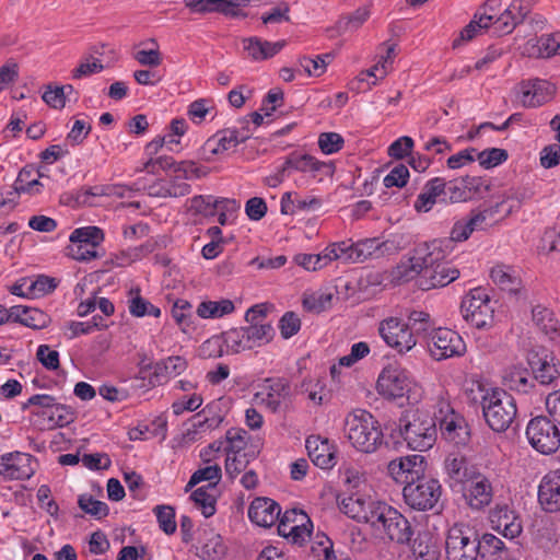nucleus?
Segmentation results:
<instances>
[{"mask_svg":"<svg viewBox=\"0 0 560 560\" xmlns=\"http://www.w3.org/2000/svg\"><path fill=\"white\" fill-rule=\"evenodd\" d=\"M10 318L33 329L45 328L50 317L39 308L15 305L10 308Z\"/></svg>","mask_w":560,"mask_h":560,"instance_id":"4c0bfd02","label":"nucleus"},{"mask_svg":"<svg viewBox=\"0 0 560 560\" xmlns=\"http://www.w3.org/2000/svg\"><path fill=\"white\" fill-rule=\"evenodd\" d=\"M463 490L466 502L474 510H481L492 502L493 486L482 469L463 487Z\"/></svg>","mask_w":560,"mask_h":560,"instance_id":"a211bd4d","label":"nucleus"},{"mask_svg":"<svg viewBox=\"0 0 560 560\" xmlns=\"http://www.w3.org/2000/svg\"><path fill=\"white\" fill-rule=\"evenodd\" d=\"M285 40L268 42L259 37L243 39V48L255 61H261L273 57L285 46Z\"/></svg>","mask_w":560,"mask_h":560,"instance_id":"72a5a7b5","label":"nucleus"},{"mask_svg":"<svg viewBox=\"0 0 560 560\" xmlns=\"http://www.w3.org/2000/svg\"><path fill=\"white\" fill-rule=\"evenodd\" d=\"M245 330L252 348L268 343L275 335L271 324H249Z\"/></svg>","mask_w":560,"mask_h":560,"instance_id":"4d7b16f0","label":"nucleus"},{"mask_svg":"<svg viewBox=\"0 0 560 560\" xmlns=\"http://www.w3.org/2000/svg\"><path fill=\"white\" fill-rule=\"evenodd\" d=\"M376 389L381 396L388 400L406 399L408 404H418L423 396L421 385L411 374L398 366H385L377 378Z\"/></svg>","mask_w":560,"mask_h":560,"instance_id":"20e7f679","label":"nucleus"},{"mask_svg":"<svg viewBox=\"0 0 560 560\" xmlns=\"http://www.w3.org/2000/svg\"><path fill=\"white\" fill-rule=\"evenodd\" d=\"M280 513L279 504L269 498H256L248 508L249 520L261 527L272 526Z\"/></svg>","mask_w":560,"mask_h":560,"instance_id":"c756f323","label":"nucleus"},{"mask_svg":"<svg viewBox=\"0 0 560 560\" xmlns=\"http://www.w3.org/2000/svg\"><path fill=\"white\" fill-rule=\"evenodd\" d=\"M256 452L250 450L249 452H244L243 454H226L225 459V472L231 478L234 479L238 474L246 469L249 462L255 458Z\"/></svg>","mask_w":560,"mask_h":560,"instance_id":"5fc2aeb1","label":"nucleus"},{"mask_svg":"<svg viewBox=\"0 0 560 560\" xmlns=\"http://www.w3.org/2000/svg\"><path fill=\"white\" fill-rule=\"evenodd\" d=\"M336 260L341 264H362L380 259L397 252L393 241H381L377 237L363 238L357 242L342 241L334 243Z\"/></svg>","mask_w":560,"mask_h":560,"instance_id":"39448f33","label":"nucleus"},{"mask_svg":"<svg viewBox=\"0 0 560 560\" xmlns=\"http://www.w3.org/2000/svg\"><path fill=\"white\" fill-rule=\"evenodd\" d=\"M129 312L132 316L143 317V316H153L159 317L161 315V310L150 303L148 300L140 295V289L133 288L129 291Z\"/></svg>","mask_w":560,"mask_h":560,"instance_id":"a18cd8bd","label":"nucleus"},{"mask_svg":"<svg viewBox=\"0 0 560 560\" xmlns=\"http://www.w3.org/2000/svg\"><path fill=\"white\" fill-rule=\"evenodd\" d=\"M402 495L405 503L417 511L432 510L442 495V487L436 479L424 476L404 486Z\"/></svg>","mask_w":560,"mask_h":560,"instance_id":"9b49d317","label":"nucleus"},{"mask_svg":"<svg viewBox=\"0 0 560 560\" xmlns=\"http://www.w3.org/2000/svg\"><path fill=\"white\" fill-rule=\"evenodd\" d=\"M284 164L290 175L293 171L310 173L313 176L317 173H323L325 175H331L334 173V167L330 163L322 162L311 154L292 152L285 158Z\"/></svg>","mask_w":560,"mask_h":560,"instance_id":"cd10ccee","label":"nucleus"},{"mask_svg":"<svg viewBox=\"0 0 560 560\" xmlns=\"http://www.w3.org/2000/svg\"><path fill=\"white\" fill-rule=\"evenodd\" d=\"M104 240L103 231L97 226H84L75 229L69 237L71 243H82L84 246L96 248Z\"/></svg>","mask_w":560,"mask_h":560,"instance_id":"3c124183","label":"nucleus"},{"mask_svg":"<svg viewBox=\"0 0 560 560\" xmlns=\"http://www.w3.org/2000/svg\"><path fill=\"white\" fill-rule=\"evenodd\" d=\"M234 303L229 299L220 301H202L197 307V315L201 318H220L233 313Z\"/></svg>","mask_w":560,"mask_h":560,"instance_id":"c03bdc74","label":"nucleus"},{"mask_svg":"<svg viewBox=\"0 0 560 560\" xmlns=\"http://www.w3.org/2000/svg\"><path fill=\"white\" fill-rule=\"evenodd\" d=\"M459 277V270L444 260L435 266L427 268L422 277L418 278V287L428 291L435 288H443Z\"/></svg>","mask_w":560,"mask_h":560,"instance_id":"412c9836","label":"nucleus"},{"mask_svg":"<svg viewBox=\"0 0 560 560\" xmlns=\"http://www.w3.org/2000/svg\"><path fill=\"white\" fill-rule=\"evenodd\" d=\"M154 513L160 528L166 534L172 535L176 532L175 510L170 505H158Z\"/></svg>","mask_w":560,"mask_h":560,"instance_id":"e2e57ef3","label":"nucleus"},{"mask_svg":"<svg viewBox=\"0 0 560 560\" xmlns=\"http://www.w3.org/2000/svg\"><path fill=\"white\" fill-rule=\"evenodd\" d=\"M482 185L480 177L465 176L445 182L443 203L463 202L471 199Z\"/></svg>","mask_w":560,"mask_h":560,"instance_id":"393cba45","label":"nucleus"},{"mask_svg":"<svg viewBox=\"0 0 560 560\" xmlns=\"http://www.w3.org/2000/svg\"><path fill=\"white\" fill-rule=\"evenodd\" d=\"M311 521L303 511H287L279 524V533L291 538L294 544H302L311 537Z\"/></svg>","mask_w":560,"mask_h":560,"instance_id":"aec40b11","label":"nucleus"},{"mask_svg":"<svg viewBox=\"0 0 560 560\" xmlns=\"http://www.w3.org/2000/svg\"><path fill=\"white\" fill-rule=\"evenodd\" d=\"M226 546L223 538L212 529L205 532L202 553L208 560H218L226 553Z\"/></svg>","mask_w":560,"mask_h":560,"instance_id":"09e8293b","label":"nucleus"},{"mask_svg":"<svg viewBox=\"0 0 560 560\" xmlns=\"http://www.w3.org/2000/svg\"><path fill=\"white\" fill-rule=\"evenodd\" d=\"M460 312L466 322L478 329L491 327L493 324V307L487 291L475 288L463 299Z\"/></svg>","mask_w":560,"mask_h":560,"instance_id":"1a4fd4ad","label":"nucleus"},{"mask_svg":"<svg viewBox=\"0 0 560 560\" xmlns=\"http://www.w3.org/2000/svg\"><path fill=\"white\" fill-rule=\"evenodd\" d=\"M491 16L486 13H475L474 19L467 24L459 33V35L453 40V48H458L460 45L474 39L482 31L490 27Z\"/></svg>","mask_w":560,"mask_h":560,"instance_id":"37998d69","label":"nucleus"},{"mask_svg":"<svg viewBox=\"0 0 560 560\" xmlns=\"http://www.w3.org/2000/svg\"><path fill=\"white\" fill-rule=\"evenodd\" d=\"M187 369V361L182 357H168L153 366V375L150 378L151 384L161 383L162 378L175 377L180 375Z\"/></svg>","mask_w":560,"mask_h":560,"instance_id":"a19ab883","label":"nucleus"},{"mask_svg":"<svg viewBox=\"0 0 560 560\" xmlns=\"http://www.w3.org/2000/svg\"><path fill=\"white\" fill-rule=\"evenodd\" d=\"M399 433L407 446L413 451L430 450L436 441V418L425 410H409L400 418Z\"/></svg>","mask_w":560,"mask_h":560,"instance_id":"7ed1b4c3","label":"nucleus"},{"mask_svg":"<svg viewBox=\"0 0 560 560\" xmlns=\"http://www.w3.org/2000/svg\"><path fill=\"white\" fill-rule=\"evenodd\" d=\"M527 362L534 374V380L542 385H549L560 377V362L545 349L532 350Z\"/></svg>","mask_w":560,"mask_h":560,"instance_id":"f3484780","label":"nucleus"},{"mask_svg":"<svg viewBox=\"0 0 560 560\" xmlns=\"http://www.w3.org/2000/svg\"><path fill=\"white\" fill-rule=\"evenodd\" d=\"M294 262L307 271H316L326 267L329 262L336 260L335 245L327 246L319 254H296L293 258Z\"/></svg>","mask_w":560,"mask_h":560,"instance_id":"ea45409f","label":"nucleus"},{"mask_svg":"<svg viewBox=\"0 0 560 560\" xmlns=\"http://www.w3.org/2000/svg\"><path fill=\"white\" fill-rule=\"evenodd\" d=\"M425 467V458L416 454L390 460L387 470L396 482L408 486L424 476Z\"/></svg>","mask_w":560,"mask_h":560,"instance_id":"2eb2a0df","label":"nucleus"},{"mask_svg":"<svg viewBox=\"0 0 560 560\" xmlns=\"http://www.w3.org/2000/svg\"><path fill=\"white\" fill-rule=\"evenodd\" d=\"M444 469L453 483L464 487L480 471L481 467L470 463L459 453H451L444 460Z\"/></svg>","mask_w":560,"mask_h":560,"instance_id":"4be33fe9","label":"nucleus"},{"mask_svg":"<svg viewBox=\"0 0 560 560\" xmlns=\"http://www.w3.org/2000/svg\"><path fill=\"white\" fill-rule=\"evenodd\" d=\"M530 445L541 454H552L560 446V429L557 421L546 416L532 419L526 428Z\"/></svg>","mask_w":560,"mask_h":560,"instance_id":"9d476101","label":"nucleus"},{"mask_svg":"<svg viewBox=\"0 0 560 560\" xmlns=\"http://www.w3.org/2000/svg\"><path fill=\"white\" fill-rule=\"evenodd\" d=\"M532 313L533 320L539 329L553 339L559 329V322L555 317L553 313L540 305L535 306Z\"/></svg>","mask_w":560,"mask_h":560,"instance_id":"de8ad7c7","label":"nucleus"},{"mask_svg":"<svg viewBox=\"0 0 560 560\" xmlns=\"http://www.w3.org/2000/svg\"><path fill=\"white\" fill-rule=\"evenodd\" d=\"M343 432L349 443L363 453L375 452L383 442L378 421L363 409H355L346 416Z\"/></svg>","mask_w":560,"mask_h":560,"instance_id":"f03ea898","label":"nucleus"},{"mask_svg":"<svg viewBox=\"0 0 560 560\" xmlns=\"http://www.w3.org/2000/svg\"><path fill=\"white\" fill-rule=\"evenodd\" d=\"M31 406L40 408V411H32V413L42 419L40 424L45 429L62 428L74 420L71 408L57 402L56 398L50 395H33L23 404L22 409L25 410Z\"/></svg>","mask_w":560,"mask_h":560,"instance_id":"423d86ee","label":"nucleus"},{"mask_svg":"<svg viewBox=\"0 0 560 560\" xmlns=\"http://www.w3.org/2000/svg\"><path fill=\"white\" fill-rule=\"evenodd\" d=\"M57 280L48 276H38L36 279L30 278V288L26 290L28 299H37L51 293L57 288Z\"/></svg>","mask_w":560,"mask_h":560,"instance_id":"bf43d9fd","label":"nucleus"},{"mask_svg":"<svg viewBox=\"0 0 560 560\" xmlns=\"http://www.w3.org/2000/svg\"><path fill=\"white\" fill-rule=\"evenodd\" d=\"M515 399L504 389L492 392L482 409L487 424L495 432H505L516 417Z\"/></svg>","mask_w":560,"mask_h":560,"instance_id":"0eeeda50","label":"nucleus"},{"mask_svg":"<svg viewBox=\"0 0 560 560\" xmlns=\"http://www.w3.org/2000/svg\"><path fill=\"white\" fill-rule=\"evenodd\" d=\"M450 253V242L434 240L416 245L407 256L393 270V278L400 282H407L416 277H422L427 268L445 260Z\"/></svg>","mask_w":560,"mask_h":560,"instance_id":"f257e3e1","label":"nucleus"},{"mask_svg":"<svg viewBox=\"0 0 560 560\" xmlns=\"http://www.w3.org/2000/svg\"><path fill=\"white\" fill-rule=\"evenodd\" d=\"M428 350L433 360L443 361L464 355L466 343L458 332L440 327L430 332Z\"/></svg>","mask_w":560,"mask_h":560,"instance_id":"f8f14e48","label":"nucleus"},{"mask_svg":"<svg viewBox=\"0 0 560 560\" xmlns=\"http://www.w3.org/2000/svg\"><path fill=\"white\" fill-rule=\"evenodd\" d=\"M332 301L331 293H314L303 300V306L314 313H322L330 307Z\"/></svg>","mask_w":560,"mask_h":560,"instance_id":"338daca9","label":"nucleus"},{"mask_svg":"<svg viewBox=\"0 0 560 560\" xmlns=\"http://www.w3.org/2000/svg\"><path fill=\"white\" fill-rule=\"evenodd\" d=\"M435 418L445 441L456 446L468 444L470 441L468 423L462 415L455 412L447 400L442 398L438 401Z\"/></svg>","mask_w":560,"mask_h":560,"instance_id":"6e6552de","label":"nucleus"},{"mask_svg":"<svg viewBox=\"0 0 560 560\" xmlns=\"http://www.w3.org/2000/svg\"><path fill=\"white\" fill-rule=\"evenodd\" d=\"M555 93V86L541 79H532L520 84V101L526 107H537L548 102Z\"/></svg>","mask_w":560,"mask_h":560,"instance_id":"b1692460","label":"nucleus"},{"mask_svg":"<svg viewBox=\"0 0 560 560\" xmlns=\"http://www.w3.org/2000/svg\"><path fill=\"white\" fill-rule=\"evenodd\" d=\"M221 479V468L218 465H211L196 470L189 481L188 486H196L201 481H210L209 486L212 488L220 481Z\"/></svg>","mask_w":560,"mask_h":560,"instance_id":"69168bd1","label":"nucleus"},{"mask_svg":"<svg viewBox=\"0 0 560 560\" xmlns=\"http://www.w3.org/2000/svg\"><path fill=\"white\" fill-rule=\"evenodd\" d=\"M538 502L550 513L560 511V469L550 470L540 480Z\"/></svg>","mask_w":560,"mask_h":560,"instance_id":"a878e982","label":"nucleus"},{"mask_svg":"<svg viewBox=\"0 0 560 560\" xmlns=\"http://www.w3.org/2000/svg\"><path fill=\"white\" fill-rule=\"evenodd\" d=\"M307 453L312 462L322 469H329L335 466L336 458L328 440H322L319 436H310L305 443Z\"/></svg>","mask_w":560,"mask_h":560,"instance_id":"2f4dec72","label":"nucleus"},{"mask_svg":"<svg viewBox=\"0 0 560 560\" xmlns=\"http://www.w3.org/2000/svg\"><path fill=\"white\" fill-rule=\"evenodd\" d=\"M396 511L395 508L385 502L374 501L372 509L369 510V520H365V523L370 524L374 529L383 532L389 521V515Z\"/></svg>","mask_w":560,"mask_h":560,"instance_id":"8fccbe9b","label":"nucleus"},{"mask_svg":"<svg viewBox=\"0 0 560 560\" xmlns=\"http://www.w3.org/2000/svg\"><path fill=\"white\" fill-rule=\"evenodd\" d=\"M445 180L434 177L428 180L415 201V209L418 212L430 211L436 202H442L444 197Z\"/></svg>","mask_w":560,"mask_h":560,"instance_id":"473e14b6","label":"nucleus"},{"mask_svg":"<svg viewBox=\"0 0 560 560\" xmlns=\"http://www.w3.org/2000/svg\"><path fill=\"white\" fill-rule=\"evenodd\" d=\"M528 12L529 9L523 0H513L493 21L491 25L493 32L498 35L510 34L525 19Z\"/></svg>","mask_w":560,"mask_h":560,"instance_id":"c85d7f7f","label":"nucleus"},{"mask_svg":"<svg viewBox=\"0 0 560 560\" xmlns=\"http://www.w3.org/2000/svg\"><path fill=\"white\" fill-rule=\"evenodd\" d=\"M37 173L33 167H24L18 175L15 180L14 191H10L9 195L13 196L15 194H38L40 191V187H43V183L38 180V178L33 177V174ZM40 174H37V177H40Z\"/></svg>","mask_w":560,"mask_h":560,"instance_id":"49530a36","label":"nucleus"},{"mask_svg":"<svg viewBox=\"0 0 560 560\" xmlns=\"http://www.w3.org/2000/svg\"><path fill=\"white\" fill-rule=\"evenodd\" d=\"M383 533L392 541L400 545L408 544L413 535L409 521L399 511L389 515V521L385 525Z\"/></svg>","mask_w":560,"mask_h":560,"instance_id":"58836bf2","label":"nucleus"},{"mask_svg":"<svg viewBox=\"0 0 560 560\" xmlns=\"http://www.w3.org/2000/svg\"><path fill=\"white\" fill-rule=\"evenodd\" d=\"M242 127L237 128H228L222 131H219L215 135V138L209 139L202 150L203 152H210L211 154H220L224 151L236 148L240 143L245 142L250 138L252 132L249 130V120L244 118L242 121Z\"/></svg>","mask_w":560,"mask_h":560,"instance_id":"dca6fc26","label":"nucleus"},{"mask_svg":"<svg viewBox=\"0 0 560 560\" xmlns=\"http://www.w3.org/2000/svg\"><path fill=\"white\" fill-rule=\"evenodd\" d=\"M490 277L494 284L501 290L515 293L521 284L517 271L508 265H497L490 271Z\"/></svg>","mask_w":560,"mask_h":560,"instance_id":"79ce46f5","label":"nucleus"},{"mask_svg":"<svg viewBox=\"0 0 560 560\" xmlns=\"http://www.w3.org/2000/svg\"><path fill=\"white\" fill-rule=\"evenodd\" d=\"M478 557L480 560H509L510 550L505 544L492 534L477 536Z\"/></svg>","mask_w":560,"mask_h":560,"instance_id":"c9c22d12","label":"nucleus"},{"mask_svg":"<svg viewBox=\"0 0 560 560\" xmlns=\"http://www.w3.org/2000/svg\"><path fill=\"white\" fill-rule=\"evenodd\" d=\"M373 500L358 492L351 493L339 502V509L347 516L365 523L369 520V510L372 509Z\"/></svg>","mask_w":560,"mask_h":560,"instance_id":"e433bc0d","label":"nucleus"},{"mask_svg":"<svg viewBox=\"0 0 560 560\" xmlns=\"http://www.w3.org/2000/svg\"><path fill=\"white\" fill-rule=\"evenodd\" d=\"M396 56V45H387L386 46V55L382 56L381 59L374 65L371 69H369L363 74L368 77H372L375 80L372 82V85H375L377 80L384 79L388 73V68L393 63V60Z\"/></svg>","mask_w":560,"mask_h":560,"instance_id":"6e6d98bb","label":"nucleus"},{"mask_svg":"<svg viewBox=\"0 0 560 560\" xmlns=\"http://www.w3.org/2000/svg\"><path fill=\"white\" fill-rule=\"evenodd\" d=\"M378 332L385 343L399 353H406L417 345L408 324L398 317L383 319L378 325Z\"/></svg>","mask_w":560,"mask_h":560,"instance_id":"4468645a","label":"nucleus"},{"mask_svg":"<svg viewBox=\"0 0 560 560\" xmlns=\"http://www.w3.org/2000/svg\"><path fill=\"white\" fill-rule=\"evenodd\" d=\"M497 387H490L479 381H471L465 389V394L469 401L474 404H480L482 409L488 402L492 392H495Z\"/></svg>","mask_w":560,"mask_h":560,"instance_id":"052dcab7","label":"nucleus"},{"mask_svg":"<svg viewBox=\"0 0 560 560\" xmlns=\"http://www.w3.org/2000/svg\"><path fill=\"white\" fill-rule=\"evenodd\" d=\"M289 396L290 386L285 380H267L261 390L255 395V400L270 411L278 412Z\"/></svg>","mask_w":560,"mask_h":560,"instance_id":"5701e85b","label":"nucleus"},{"mask_svg":"<svg viewBox=\"0 0 560 560\" xmlns=\"http://www.w3.org/2000/svg\"><path fill=\"white\" fill-rule=\"evenodd\" d=\"M78 505L82 511L96 520L107 516L109 512L108 505L105 502L95 500L88 493L79 495Z\"/></svg>","mask_w":560,"mask_h":560,"instance_id":"13d9d810","label":"nucleus"},{"mask_svg":"<svg viewBox=\"0 0 560 560\" xmlns=\"http://www.w3.org/2000/svg\"><path fill=\"white\" fill-rule=\"evenodd\" d=\"M250 439L248 432L242 428H231L225 433L226 454H243L247 452V444Z\"/></svg>","mask_w":560,"mask_h":560,"instance_id":"603ef678","label":"nucleus"},{"mask_svg":"<svg viewBox=\"0 0 560 560\" xmlns=\"http://www.w3.org/2000/svg\"><path fill=\"white\" fill-rule=\"evenodd\" d=\"M503 385L510 390L527 394L535 386L529 371L522 364H512L504 370Z\"/></svg>","mask_w":560,"mask_h":560,"instance_id":"f704fd0d","label":"nucleus"},{"mask_svg":"<svg viewBox=\"0 0 560 560\" xmlns=\"http://www.w3.org/2000/svg\"><path fill=\"white\" fill-rule=\"evenodd\" d=\"M249 0H184L185 5L194 13L219 12L225 15H238L240 8Z\"/></svg>","mask_w":560,"mask_h":560,"instance_id":"7c9ffc66","label":"nucleus"},{"mask_svg":"<svg viewBox=\"0 0 560 560\" xmlns=\"http://www.w3.org/2000/svg\"><path fill=\"white\" fill-rule=\"evenodd\" d=\"M209 489H212V486L199 487L190 495L195 504L201 508L202 514L206 517L212 516L215 512V500L208 492Z\"/></svg>","mask_w":560,"mask_h":560,"instance_id":"680f3d73","label":"nucleus"},{"mask_svg":"<svg viewBox=\"0 0 560 560\" xmlns=\"http://www.w3.org/2000/svg\"><path fill=\"white\" fill-rule=\"evenodd\" d=\"M490 522L492 528L505 538L513 539L523 530L522 522L514 511L510 510L506 505L497 506L490 513Z\"/></svg>","mask_w":560,"mask_h":560,"instance_id":"bb28decb","label":"nucleus"},{"mask_svg":"<svg viewBox=\"0 0 560 560\" xmlns=\"http://www.w3.org/2000/svg\"><path fill=\"white\" fill-rule=\"evenodd\" d=\"M223 340L228 350L234 353L253 349L245 327L232 328L223 332Z\"/></svg>","mask_w":560,"mask_h":560,"instance_id":"864d4df0","label":"nucleus"},{"mask_svg":"<svg viewBox=\"0 0 560 560\" xmlns=\"http://www.w3.org/2000/svg\"><path fill=\"white\" fill-rule=\"evenodd\" d=\"M477 533L465 525L453 526L447 534L445 548L447 560H477Z\"/></svg>","mask_w":560,"mask_h":560,"instance_id":"ddd939ff","label":"nucleus"},{"mask_svg":"<svg viewBox=\"0 0 560 560\" xmlns=\"http://www.w3.org/2000/svg\"><path fill=\"white\" fill-rule=\"evenodd\" d=\"M35 472L33 456L15 452L0 456V476L4 480L28 479Z\"/></svg>","mask_w":560,"mask_h":560,"instance_id":"6ab92c4d","label":"nucleus"},{"mask_svg":"<svg viewBox=\"0 0 560 560\" xmlns=\"http://www.w3.org/2000/svg\"><path fill=\"white\" fill-rule=\"evenodd\" d=\"M538 56L541 58H550L560 52L559 35H542L537 40Z\"/></svg>","mask_w":560,"mask_h":560,"instance_id":"774afa93","label":"nucleus"},{"mask_svg":"<svg viewBox=\"0 0 560 560\" xmlns=\"http://www.w3.org/2000/svg\"><path fill=\"white\" fill-rule=\"evenodd\" d=\"M208 173V167L198 165L195 161L190 160L178 162L175 168V174L182 175L186 182L205 177Z\"/></svg>","mask_w":560,"mask_h":560,"instance_id":"0e129e2a","label":"nucleus"}]
</instances>
